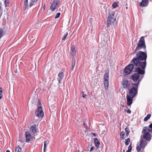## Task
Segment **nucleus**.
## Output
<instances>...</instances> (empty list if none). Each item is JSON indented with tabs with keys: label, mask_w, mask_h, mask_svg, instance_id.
<instances>
[{
	"label": "nucleus",
	"mask_w": 152,
	"mask_h": 152,
	"mask_svg": "<svg viewBox=\"0 0 152 152\" xmlns=\"http://www.w3.org/2000/svg\"><path fill=\"white\" fill-rule=\"evenodd\" d=\"M136 57H134L131 61L134 66L145 69L146 65L147 55L146 52L139 51L136 53Z\"/></svg>",
	"instance_id": "nucleus-1"
},
{
	"label": "nucleus",
	"mask_w": 152,
	"mask_h": 152,
	"mask_svg": "<svg viewBox=\"0 0 152 152\" xmlns=\"http://www.w3.org/2000/svg\"><path fill=\"white\" fill-rule=\"evenodd\" d=\"M138 83L134 84V87L131 88L129 90V94L127 95L126 99L127 104L128 106H130L132 104L133 98L137 94V88Z\"/></svg>",
	"instance_id": "nucleus-2"
},
{
	"label": "nucleus",
	"mask_w": 152,
	"mask_h": 152,
	"mask_svg": "<svg viewBox=\"0 0 152 152\" xmlns=\"http://www.w3.org/2000/svg\"><path fill=\"white\" fill-rule=\"evenodd\" d=\"M137 67L135 69V73L131 76V78L134 81H137L139 79V83L143 77V75L145 73V69L141 68L140 67Z\"/></svg>",
	"instance_id": "nucleus-3"
},
{
	"label": "nucleus",
	"mask_w": 152,
	"mask_h": 152,
	"mask_svg": "<svg viewBox=\"0 0 152 152\" xmlns=\"http://www.w3.org/2000/svg\"><path fill=\"white\" fill-rule=\"evenodd\" d=\"M151 132L150 130H148L146 126L143 127L142 130V137L146 140L149 141L151 139V136L149 133Z\"/></svg>",
	"instance_id": "nucleus-4"
},
{
	"label": "nucleus",
	"mask_w": 152,
	"mask_h": 152,
	"mask_svg": "<svg viewBox=\"0 0 152 152\" xmlns=\"http://www.w3.org/2000/svg\"><path fill=\"white\" fill-rule=\"evenodd\" d=\"M146 48V47L144 37H142L140 39L137 46L135 49L134 52L133 53H135L137 50H140L142 48L145 50Z\"/></svg>",
	"instance_id": "nucleus-5"
},
{
	"label": "nucleus",
	"mask_w": 152,
	"mask_h": 152,
	"mask_svg": "<svg viewBox=\"0 0 152 152\" xmlns=\"http://www.w3.org/2000/svg\"><path fill=\"white\" fill-rule=\"evenodd\" d=\"M121 85L124 89L128 90H129L132 87L131 82L125 79H124L123 80Z\"/></svg>",
	"instance_id": "nucleus-6"
},
{
	"label": "nucleus",
	"mask_w": 152,
	"mask_h": 152,
	"mask_svg": "<svg viewBox=\"0 0 152 152\" xmlns=\"http://www.w3.org/2000/svg\"><path fill=\"white\" fill-rule=\"evenodd\" d=\"M59 3L58 0H55L51 4L50 7V10L52 11H54L56 9L58 8V5Z\"/></svg>",
	"instance_id": "nucleus-7"
},
{
	"label": "nucleus",
	"mask_w": 152,
	"mask_h": 152,
	"mask_svg": "<svg viewBox=\"0 0 152 152\" xmlns=\"http://www.w3.org/2000/svg\"><path fill=\"white\" fill-rule=\"evenodd\" d=\"M134 66V65L133 63L127 66L124 70V72L125 74L127 75L130 73L132 70Z\"/></svg>",
	"instance_id": "nucleus-8"
},
{
	"label": "nucleus",
	"mask_w": 152,
	"mask_h": 152,
	"mask_svg": "<svg viewBox=\"0 0 152 152\" xmlns=\"http://www.w3.org/2000/svg\"><path fill=\"white\" fill-rule=\"evenodd\" d=\"M25 136L26 142H30L34 140L35 138L34 136H32L30 132H26L25 133Z\"/></svg>",
	"instance_id": "nucleus-9"
},
{
	"label": "nucleus",
	"mask_w": 152,
	"mask_h": 152,
	"mask_svg": "<svg viewBox=\"0 0 152 152\" xmlns=\"http://www.w3.org/2000/svg\"><path fill=\"white\" fill-rule=\"evenodd\" d=\"M35 114L39 118H42L44 115V113L43 112L42 107H38L35 112Z\"/></svg>",
	"instance_id": "nucleus-10"
},
{
	"label": "nucleus",
	"mask_w": 152,
	"mask_h": 152,
	"mask_svg": "<svg viewBox=\"0 0 152 152\" xmlns=\"http://www.w3.org/2000/svg\"><path fill=\"white\" fill-rule=\"evenodd\" d=\"M113 14H110L107 21V25L108 26H110L111 23V20L113 19Z\"/></svg>",
	"instance_id": "nucleus-11"
},
{
	"label": "nucleus",
	"mask_w": 152,
	"mask_h": 152,
	"mask_svg": "<svg viewBox=\"0 0 152 152\" xmlns=\"http://www.w3.org/2000/svg\"><path fill=\"white\" fill-rule=\"evenodd\" d=\"M142 1L140 3L139 5L141 7H144L147 6L148 0H142Z\"/></svg>",
	"instance_id": "nucleus-12"
},
{
	"label": "nucleus",
	"mask_w": 152,
	"mask_h": 152,
	"mask_svg": "<svg viewBox=\"0 0 152 152\" xmlns=\"http://www.w3.org/2000/svg\"><path fill=\"white\" fill-rule=\"evenodd\" d=\"M147 142L144 139H141L140 141V148H143L145 147L147 144Z\"/></svg>",
	"instance_id": "nucleus-13"
},
{
	"label": "nucleus",
	"mask_w": 152,
	"mask_h": 152,
	"mask_svg": "<svg viewBox=\"0 0 152 152\" xmlns=\"http://www.w3.org/2000/svg\"><path fill=\"white\" fill-rule=\"evenodd\" d=\"M71 53L72 55H74L75 54L77 50V48L75 46L73 45L70 48Z\"/></svg>",
	"instance_id": "nucleus-14"
},
{
	"label": "nucleus",
	"mask_w": 152,
	"mask_h": 152,
	"mask_svg": "<svg viewBox=\"0 0 152 152\" xmlns=\"http://www.w3.org/2000/svg\"><path fill=\"white\" fill-rule=\"evenodd\" d=\"M30 131L33 133V134H35L37 132L36 126L35 125L31 127Z\"/></svg>",
	"instance_id": "nucleus-15"
},
{
	"label": "nucleus",
	"mask_w": 152,
	"mask_h": 152,
	"mask_svg": "<svg viewBox=\"0 0 152 152\" xmlns=\"http://www.w3.org/2000/svg\"><path fill=\"white\" fill-rule=\"evenodd\" d=\"M76 59L74 57H73L72 59V70H74L76 64Z\"/></svg>",
	"instance_id": "nucleus-16"
},
{
	"label": "nucleus",
	"mask_w": 152,
	"mask_h": 152,
	"mask_svg": "<svg viewBox=\"0 0 152 152\" xmlns=\"http://www.w3.org/2000/svg\"><path fill=\"white\" fill-rule=\"evenodd\" d=\"M94 142L95 146L97 148H98L100 145V142L97 138H95L94 139Z\"/></svg>",
	"instance_id": "nucleus-17"
},
{
	"label": "nucleus",
	"mask_w": 152,
	"mask_h": 152,
	"mask_svg": "<svg viewBox=\"0 0 152 152\" xmlns=\"http://www.w3.org/2000/svg\"><path fill=\"white\" fill-rule=\"evenodd\" d=\"M109 72L108 70H106L104 76V80H108L109 77Z\"/></svg>",
	"instance_id": "nucleus-18"
},
{
	"label": "nucleus",
	"mask_w": 152,
	"mask_h": 152,
	"mask_svg": "<svg viewBox=\"0 0 152 152\" xmlns=\"http://www.w3.org/2000/svg\"><path fill=\"white\" fill-rule=\"evenodd\" d=\"M104 85L105 89H107L108 87V80H104Z\"/></svg>",
	"instance_id": "nucleus-19"
},
{
	"label": "nucleus",
	"mask_w": 152,
	"mask_h": 152,
	"mask_svg": "<svg viewBox=\"0 0 152 152\" xmlns=\"http://www.w3.org/2000/svg\"><path fill=\"white\" fill-rule=\"evenodd\" d=\"M28 0H24V9L26 10L28 7Z\"/></svg>",
	"instance_id": "nucleus-20"
},
{
	"label": "nucleus",
	"mask_w": 152,
	"mask_h": 152,
	"mask_svg": "<svg viewBox=\"0 0 152 152\" xmlns=\"http://www.w3.org/2000/svg\"><path fill=\"white\" fill-rule=\"evenodd\" d=\"M151 114H148L144 118V121H148L150 118L151 117Z\"/></svg>",
	"instance_id": "nucleus-21"
},
{
	"label": "nucleus",
	"mask_w": 152,
	"mask_h": 152,
	"mask_svg": "<svg viewBox=\"0 0 152 152\" xmlns=\"http://www.w3.org/2000/svg\"><path fill=\"white\" fill-rule=\"evenodd\" d=\"M59 78H58L62 79L64 76V73L63 72H60L58 75Z\"/></svg>",
	"instance_id": "nucleus-22"
},
{
	"label": "nucleus",
	"mask_w": 152,
	"mask_h": 152,
	"mask_svg": "<svg viewBox=\"0 0 152 152\" xmlns=\"http://www.w3.org/2000/svg\"><path fill=\"white\" fill-rule=\"evenodd\" d=\"M125 132L126 133V136H128L129 134V133L130 132V131L129 128L127 127H126L125 129Z\"/></svg>",
	"instance_id": "nucleus-23"
},
{
	"label": "nucleus",
	"mask_w": 152,
	"mask_h": 152,
	"mask_svg": "<svg viewBox=\"0 0 152 152\" xmlns=\"http://www.w3.org/2000/svg\"><path fill=\"white\" fill-rule=\"evenodd\" d=\"M130 139L129 138H128L125 140V144L126 145H129L130 142Z\"/></svg>",
	"instance_id": "nucleus-24"
},
{
	"label": "nucleus",
	"mask_w": 152,
	"mask_h": 152,
	"mask_svg": "<svg viewBox=\"0 0 152 152\" xmlns=\"http://www.w3.org/2000/svg\"><path fill=\"white\" fill-rule=\"evenodd\" d=\"M120 135L121 138L122 140L124 139L125 133L124 132H122L121 133Z\"/></svg>",
	"instance_id": "nucleus-25"
},
{
	"label": "nucleus",
	"mask_w": 152,
	"mask_h": 152,
	"mask_svg": "<svg viewBox=\"0 0 152 152\" xmlns=\"http://www.w3.org/2000/svg\"><path fill=\"white\" fill-rule=\"evenodd\" d=\"M15 152H22L21 148L18 146L15 148Z\"/></svg>",
	"instance_id": "nucleus-26"
},
{
	"label": "nucleus",
	"mask_w": 152,
	"mask_h": 152,
	"mask_svg": "<svg viewBox=\"0 0 152 152\" xmlns=\"http://www.w3.org/2000/svg\"><path fill=\"white\" fill-rule=\"evenodd\" d=\"M4 31L2 28H0V39L3 36Z\"/></svg>",
	"instance_id": "nucleus-27"
},
{
	"label": "nucleus",
	"mask_w": 152,
	"mask_h": 152,
	"mask_svg": "<svg viewBox=\"0 0 152 152\" xmlns=\"http://www.w3.org/2000/svg\"><path fill=\"white\" fill-rule=\"evenodd\" d=\"M31 1L30 3V7L34 3L37 1L38 0H31Z\"/></svg>",
	"instance_id": "nucleus-28"
},
{
	"label": "nucleus",
	"mask_w": 152,
	"mask_h": 152,
	"mask_svg": "<svg viewBox=\"0 0 152 152\" xmlns=\"http://www.w3.org/2000/svg\"><path fill=\"white\" fill-rule=\"evenodd\" d=\"M146 127L147 128V129L150 130L151 132H152V123L149 125L148 127L147 126Z\"/></svg>",
	"instance_id": "nucleus-29"
},
{
	"label": "nucleus",
	"mask_w": 152,
	"mask_h": 152,
	"mask_svg": "<svg viewBox=\"0 0 152 152\" xmlns=\"http://www.w3.org/2000/svg\"><path fill=\"white\" fill-rule=\"evenodd\" d=\"M47 142L46 141H44V152H45V149L47 147Z\"/></svg>",
	"instance_id": "nucleus-30"
},
{
	"label": "nucleus",
	"mask_w": 152,
	"mask_h": 152,
	"mask_svg": "<svg viewBox=\"0 0 152 152\" xmlns=\"http://www.w3.org/2000/svg\"><path fill=\"white\" fill-rule=\"evenodd\" d=\"M112 6L113 8H115L116 7H118V3L116 2H114L112 5Z\"/></svg>",
	"instance_id": "nucleus-31"
},
{
	"label": "nucleus",
	"mask_w": 152,
	"mask_h": 152,
	"mask_svg": "<svg viewBox=\"0 0 152 152\" xmlns=\"http://www.w3.org/2000/svg\"><path fill=\"white\" fill-rule=\"evenodd\" d=\"M4 3L6 7H7V6L9 5V1L8 0H5L4 1Z\"/></svg>",
	"instance_id": "nucleus-32"
},
{
	"label": "nucleus",
	"mask_w": 152,
	"mask_h": 152,
	"mask_svg": "<svg viewBox=\"0 0 152 152\" xmlns=\"http://www.w3.org/2000/svg\"><path fill=\"white\" fill-rule=\"evenodd\" d=\"M68 34V33L67 32L66 34H64L63 37L62 38V40H64L66 38V37L67 36Z\"/></svg>",
	"instance_id": "nucleus-33"
},
{
	"label": "nucleus",
	"mask_w": 152,
	"mask_h": 152,
	"mask_svg": "<svg viewBox=\"0 0 152 152\" xmlns=\"http://www.w3.org/2000/svg\"><path fill=\"white\" fill-rule=\"evenodd\" d=\"M60 15V12L56 14L55 17V18L57 19V18H58L59 17Z\"/></svg>",
	"instance_id": "nucleus-34"
},
{
	"label": "nucleus",
	"mask_w": 152,
	"mask_h": 152,
	"mask_svg": "<svg viewBox=\"0 0 152 152\" xmlns=\"http://www.w3.org/2000/svg\"><path fill=\"white\" fill-rule=\"evenodd\" d=\"M136 149L137 152H140V148L139 146L138 145L136 147Z\"/></svg>",
	"instance_id": "nucleus-35"
},
{
	"label": "nucleus",
	"mask_w": 152,
	"mask_h": 152,
	"mask_svg": "<svg viewBox=\"0 0 152 152\" xmlns=\"http://www.w3.org/2000/svg\"><path fill=\"white\" fill-rule=\"evenodd\" d=\"M132 147L131 146V143L129 145L128 147V150H129L130 151L132 150Z\"/></svg>",
	"instance_id": "nucleus-36"
},
{
	"label": "nucleus",
	"mask_w": 152,
	"mask_h": 152,
	"mask_svg": "<svg viewBox=\"0 0 152 152\" xmlns=\"http://www.w3.org/2000/svg\"><path fill=\"white\" fill-rule=\"evenodd\" d=\"M86 96H87L86 95V94H84V92H83V96H82V97L84 98H86Z\"/></svg>",
	"instance_id": "nucleus-37"
},
{
	"label": "nucleus",
	"mask_w": 152,
	"mask_h": 152,
	"mask_svg": "<svg viewBox=\"0 0 152 152\" xmlns=\"http://www.w3.org/2000/svg\"><path fill=\"white\" fill-rule=\"evenodd\" d=\"M2 93V88L1 87H0V95H1Z\"/></svg>",
	"instance_id": "nucleus-38"
},
{
	"label": "nucleus",
	"mask_w": 152,
	"mask_h": 152,
	"mask_svg": "<svg viewBox=\"0 0 152 152\" xmlns=\"http://www.w3.org/2000/svg\"><path fill=\"white\" fill-rule=\"evenodd\" d=\"M1 6H2V4L0 2V9L1 11H2L3 9H2Z\"/></svg>",
	"instance_id": "nucleus-39"
},
{
	"label": "nucleus",
	"mask_w": 152,
	"mask_h": 152,
	"mask_svg": "<svg viewBox=\"0 0 152 152\" xmlns=\"http://www.w3.org/2000/svg\"><path fill=\"white\" fill-rule=\"evenodd\" d=\"M85 122H85L84 121V123H83V126L84 127L86 128L87 126H86V124H85Z\"/></svg>",
	"instance_id": "nucleus-40"
},
{
	"label": "nucleus",
	"mask_w": 152,
	"mask_h": 152,
	"mask_svg": "<svg viewBox=\"0 0 152 152\" xmlns=\"http://www.w3.org/2000/svg\"><path fill=\"white\" fill-rule=\"evenodd\" d=\"M127 112L128 113H129V114H130L131 113V111L129 110V109H128L127 111Z\"/></svg>",
	"instance_id": "nucleus-41"
},
{
	"label": "nucleus",
	"mask_w": 152,
	"mask_h": 152,
	"mask_svg": "<svg viewBox=\"0 0 152 152\" xmlns=\"http://www.w3.org/2000/svg\"><path fill=\"white\" fill-rule=\"evenodd\" d=\"M58 81L59 83H60V82H61V80H62V79L58 78Z\"/></svg>",
	"instance_id": "nucleus-42"
},
{
	"label": "nucleus",
	"mask_w": 152,
	"mask_h": 152,
	"mask_svg": "<svg viewBox=\"0 0 152 152\" xmlns=\"http://www.w3.org/2000/svg\"><path fill=\"white\" fill-rule=\"evenodd\" d=\"M92 20H93V19L92 18H90L89 19V22L91 23V22H92Z\"/></svg>",
	"instance_id": "nucleus-43"
},
{
	"label": "nucleus",
	"mask_w": 152,
	"mask_h": 152,
	"mask_svg": "<svg viewBox=\"0 0 152 152\" xmlns=\"http://www.w3.org/2000/svg\"><path fill=\"white\" fill-rule=\"evenodd\" d=\"M94 147L93 146L90 149V151H93L94 150Z\"/></svg>",
	"instance_id": "nucleus-44"
},
{
	"label": "nucleus",
	"mask_w": 152,
	"mask_h": 152,
	"mask_svg": "<svg viewBox=\"0 0 152 152\" xmlns=\"http://www.w3.org/2000/svg\"><path fill=\"white\" fill-rule=\"evenodd\" d=\"M94 136V137H96V134L94 133H92V134Z\"/></svg>",
	"instance_id": "nucleus-45"
},
{
	"label": "nucleus",
	"mask_w": 152,
	"mask_h": 152,
	"mask_svg": "<svg viewBox=\"0 0 152 152\" xmlns=\"http://www.w3.org/2000/svg\"><path fill=\"white\" fill-rule=\"evenodd\" d=\"M2 97V95H0V99H1Z\"/></svg>",
	"instance_id": "nucleus-46"
},
{
	"label": "nucleus",
	"mask_w": 152,
	"mask_h": 152,
	"mask_svg": "<svg viewBox=\"0 0 152 152\" xmlns=\"http://www.w3.org/2000/svg\"><path fill=\"white\" fill-rule=\"evenodd\" d=\"M130 151L129 150H127L126 152H130Z\"/></svg>",
	"instance_id": "nucleus-47"
},
{
	"label": "nucleus",
	"mask_w": 152,
	"mask_h": 152,
	"mask_svg": "<svg viewBox=\"0 0 152 152\" xmlns=\"http://www.w3.org/2000/svg\"><path fill=\"white\" fill-rule=\"evenodd\" d=\"M45 5H44V6L43 7V8L44 10H45Z\"/></svg>",
	"instance_id": "nucleus-48"
},
{
	"label": "nucleus",
	"mask_w": 152,
	"mask_h": 152,
	"mask_svg": "<svg viewBox=\"0 0 152 152\" xmlns=\"http://www.w3.org/2000/svg\"><path fill=\"white\" fill-rule=\"evenodd\" d=\"M6 152H10V151L9 150H7L6 151Z\"/></svg>",
	"instance_id": "nucleus-49"
},
{
	"label": "nucleus",
	"mask_w": 152,
	"mask_h": 152,
	"mask_svg": "<svg viewBox=\"0 0 152 152\" xmlns=\"http://www.w3.org/2000/svg\"><path fill=\"white\" fill-rule=\"evenodd\" d=\"M123 152H125V150H124L123 151Z\"/></svg>",
	"instance_id": "nucleus-50"
},
{
	"label": "nucleus",
	"mask_w": 152,
	"mask_h": 152,
	"mask_svg": "<svg viewBox=\"0 0 152 152\" xmlns=\"http://www.w3.org/2000/svg\"><path fill=\"white\" fill-rule=\"evenodd\" d=\"M126 9H128V7H126Z\"/></svg>",
	"instance_id": "nucleus-51"
},
{
	"label": "nucleus",
	"mask_w": 152,
	"mask_h": 152,
	"mask_svg": "<svg viewBox=\"0 0 152 152\" xmlns=\"http://www.w3.org/2000/svg\"><path fill=\"white\" fill-rule=\"evenodd\" d=\"M122 107H124V105H123L122 106Z\"/></svg>",
	"instance_id": "nucleus-52"
}]
</instances>
